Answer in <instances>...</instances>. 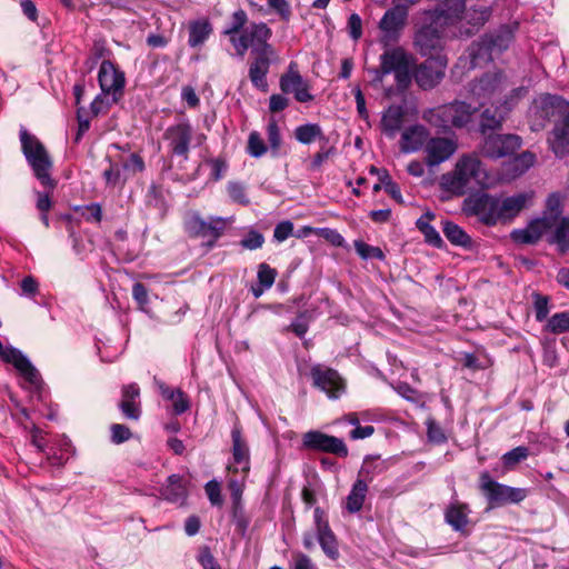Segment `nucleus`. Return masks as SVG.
<instances>
[{
    "label": "nucleus",
    "instance_id": "nucleus-49",
    "mask_svg": "<svg viewBox=\"0 0 569 569\" xmlns=\"http://www.w3.org/2000/svg\"><path fill=\"white\" fill-rule=\"evenodd\" d=\"M267 137L271 152L277 154L281 147L280 128L274 119H270L267 124Z\"/></svg>",
    "mask_w": 569,
    "mask_h": 569
},
{
    "label": "nucleus",
    "instance_id": "nucleus-2",
    "mask_svg": "<svg viewBox=\"0 0 569 569\" xmlns=\"http://www.w3.org/2000/svg\"><path fill=\"white\" fill-rule=\"evenodd\" d=\"M491 183L492 178L476 154L460 157L453 170L442 174L440 179L441 188L457 197L489 188Z\"/></svg>",
    "mask_w": 569,
    "mask_h": 569
},
{
    "label": "nucleus",
    "instance_id": "nucleus-57",
    "mask_svg": "<svg viewBox=\"0 0 569 569\" xmlns=\"http://www.w3.org/2000/svg\"><path fill=\"white\" fill-rule=\"evenodd\" d=\"M316 234L326 239L336 247H342L345 244L343 237L335 229L330 228H318Z\"/></svg>",
    "mask_w": 569,
    "mask_h": 569
},
{
    "label": "nucleus",
    "instance_id": "nucleus-56",
    "mask_svg": "<svg viewBox=\"0 0 569 569\" xmlns=\"http://www.w3.org/2000/svg\"><path fill=\"white\" fill-rule=\"evenodd\" d=\"M198 561L203 569H221L212 552L210 551V548L207 546L200 548Z\"/></svg>",
    "mask_w": 569,
    "mask_h": 569
},
{
    "label": "nucleus",
    "instance_id": "nucleus-44",
    "mask_svg": "<svg viewBox=\"0 0 569 569\" xmlns=\"http://www.w3.org/2000/svg\"><path fill=\"white\" fill-rule=\"evenodd\" d=\"M553 242L559 247L561 252L569 249V219L562 218L558 223L553 234Z\"/></svg>",
    "mask_w": 569,
    "mask_h": 569
},
{
    "label": "nucleus",
    "instance_id": "nucleus-13",
    "mask_svg": "<svg viewBox=\"0 0 569 569\" xmlns=\"http://www.w3.org/2000/svg\"><path fill=\"white\" fill-rule=\"evenodd\" d=\"M313 386L330 399H338L346 391V382L337 370L322 365H315L310 370Z\"/></svg>",
    "mask_w": 569,
    "mask_h": 569
},
{
    "label": "nucleus",
    "instance_id": "nucleus-52",
    "mask_svg": "<svg viewBox=\"0 0 569 569\" xmlns=\"http://www.w3.org/2000/svg\"><path fill=\"white\" fill-rule=\"evenodd\" d=\"M248 152L253 158H260L267 152V147L259 132L252 131L248 138Z\"/></svg>",
    "mask_w": 569,
    "mask_h": 569
},
{
    "label": "nucleus",
    "instance_id": "nucleus-61",
    "mask_svg": "<svg viewBox=\"0 0 569 569\" xmlns=\"http://www.w3.org/2000/svg\"><path fill=\"white\" fill-rule=\"evenodd\" d=\"M132 296L133 299L138 302L139 308L144 311L149 303L148 290L146 286L141 282H136L132 287Z\"/></svg>",
    "mask_w": 569,
    "mask_h": 569
},
{
    "label": "nucleus",
    "instance_id": "nucleus-19",
    "mask_svg": "<svg viewBox=\"0 0 569 569\" xmlns=\"http://www.w3.org/2000/svg\"><path fill=\"white\" fill-rule=\"evenodd\" d=\"M232 439V462L228 470L232 472L248 473L250 470V451L247 441L242 436V429L239 423H234L231 430Z\"/></svg>",
    "mask_w": 569,
    "mask_h": 569
},
{
    "label": "nucleus",
    "instance_id": "nucleus-15",
    "mask_svg": "<svg viewBox=\"0 0 569 569\" xmlns=\"http://www.w3.org/2000/svg\"><path fill=\"white\" fill-rule=\"evenodd\" d=\"M446 56L431 57L425 60L416 70L415 79L423 89H432L443 79L447 69Z\"/></svg>",
    "mask_w": 569,
    "mask_h": 569
},
{
    "label": "nucleus",
    "instance_id": "nucleus-25",
    "mask_svg": "<svg viewBox=\"0 0 569 569\" xmlns=\"http://www.w3.org/2000/svg\"><path fill=\"white\" fill-rule=\"evenodd\" d=\"M568 102L556 94H542L533 102L535 111L543 120H549L568 108Z\"/></svg>",
    "mask_w": 569,
    "mask_h": 569
},
{
    "label": "nucleus",
    "instance_id": "nucleus-1",
    "mask_svg": "<svg viewBox=\"0 0 569 569\" xmlns=\"http://www.w3.org/2000/svg\"><path fill=\"white\" fill-rule=\"evenodd\" d=\"M465 6V0H443L435 10L422 12L426 24L416 32L413 39L415 48L421 56H441L442 29L461 20Z\"/></svg>",
    "mask_w": 569,
    "mask_h": 569
},
{
    "label": "nucleus",
    "instance_id": "nucleus-35",
    "mask_svg": "<svg viewBox=\"0 0 569 569\" xmlns=\"http://www.w3.org/2000/svg\"><path fill=\"white\" fill-rule=\"evenodd\" d=\"M368 492V485L366 480L357 479L351 487V490L346 499V509L350 513H356L361 510L366 496Z\"/></svg>",
    "mask_w": 569,
    "mask_h": 569
},
{
    "label": "nucleus",
    "instance_id": "nucleus-27",
    "mask_svg": "<svg viewBox=\"0 0 569 569\" xmlns=\"http://www.w3.org/2000/svg\"><path fill=\"white\" fill-rule=\"evenodd\" d=\"M429 138V131L421 124L407 128L401 134L400 149L405 153L420 150Z\"/></svg>",
    "mask_w": 569,
    "mask_h": 569
},
{
    "label": "nucleus",
    "instance_id": "nucleus-7",
    "mask_svg": "<svg viewBox=\"0 0 569 569\" xmlns=\"http://www.w3.org/2000/svg\"><path fill=\"white\" fill-rule=\"evenodd\" d=\"M479 488L491 508L507 503H520L528 497V489L510 487L493 480L489 472L480 475Z\"/></svg>",
    "mask_w": 569,
    "mask_h": 569
},
{
    "label": "nucleus",
    "instance_id": "nucleus-43",
    "mask_svg": "<svg viewBox=\"0 0 569 569\" xmlns=\"http://www.w3.org/2000/svg\"><path fill=\"white\" fill-rule=\"evenodd\" d=\"M87 222L100 223L102 220V207L99 203H90L86 206H77L73 209Z\"/></svg>",
    "mask_w": 569,
    "mask_h": 569
},
{
    "label": "nucleus",
    "instance_id": "nucleus-16",
    "mask_svg": "<svg viewBox=\"0 0 569 569\" xmlns=\"http://www.w3.org/2000/svg\"><path fill=\"white\" fill-rule=\"evenodd\" d=\"M101 92L111 96V102H118L123 92L124 74L110 60H103L98 72Z\"/></svg>",
    "mask_w": 569,
    "mask_h": 569
},
{
    "label": "nucleus",
    "instance_id": "nucleus-51",
    "mask_svg": "<svg viewBox=\"0 0 569 569\" xmlns=\"http://www.w3.org/2000/svg\"><path fill=\"white\" fill-rule=\"evenodd\" d=\"M264 243V237L261 232L250 229L240 240V246L247 250H257Z\"/></svg>",
    "mask_w": 569,
    "mask_h": 569
},
{
    "label": "nucleus",
    "instance_id": "nucleus-31",
    "mask_svg": "<svg viewBox=\"0 0 569 569\" xmlns=\"http://www.w3.org/2000/svg\"><path fill=\"white\" fill-rule=\"evenodd\" d=\"M405 114L402 106H390L381 118L382 132L389 138H395L403 124Z\"/></svg>",
    "mask_w": 569,
    "mask_h": 569
},
{
    "label": "nucleus",
    "instance_id": "nucleus-22",
    "mask_svg": "<svg viewBox=\"0 0 569 569\" xmlns=\"http://www.w3.org/2000/svg\"><path fill=\"white\" fill-rule=\"evenodd\" d=\"M457 150V144L448 138H432L426 144V161L430 167L448 160Z\"/></svg>",
    "mask_w": 569,
    "mask_h": 569
},
{
    "label": "nucleus",
    "instance_id": "nucleus-6",
    "mask_svg": "<svg viewBox=\"0 0 569 569\" xmlns=\"http://www.w3.org/2000/svg\"><path fill=\"white\" fill-rule=\"evenodd\" d=\"M528 93L526 87H516L509 90L500 103L486 108L480 116L479 130L482 134L499 130L508 114L517 107Z\"/></svg>",
    "mask_w": 569,
    "mask_h": 569
},
{
    "label": "nucleus",
    "instance_id": "nucleus-34",
    "mask_svg": "<svg viewBox=\"0 0 569 569\" xmlns=\"http://www.w3.org/2000/svg\"><path fill=\"white\" fill-rule=\"evenodd\" d=\"M535 161L536 156L532 152L525 151L506 163L505 172L508 178L515 179L531 168Z\"/></svg>",
    "mask_w": 569,
    "mask_h": 569
},
{
    "label": "nucleus",
    "instance_id": "nucleus-37",
    "mask_svg": "<svg viewBox=\"0 0 569 569\" xmlns=\"http://www.w3.org/2000/svg\"><path fill=\"white\" fill-rule=\"evenodd\" d=\"M386 470L387 465L385 461L380 460L378 457H367L358 472V479L366 480V483L369 485L377 476L383 473Z\"/></svg>",
    "mask_w": 569,
    "mask_h": 569
},
{
    "label": "nucleus",
    "instance_id": "nucleus-41",
    "mask_svg": "<svg viewBox=\"0 0 569 569\" xmlns=\"http://www.w3.org/2000/svg\"><path fill=\"white\" fill-rule=\"evenodd\" d=\"M247 22V12L243 9H238L231 14L230 23L222 31V34L229 37V40L232 43V38H238L242 30L246 29Z\"/></svg>",
    "mask_w": 569,
    "mask_h": 569
},
{
    "label": "nucleus",
    "instance_id": "nucleus-9",
    "mask_svg": "<svg viewBox=\"0 0 569 569\" xmlns=\"http://www.w3.org/2000/svg\"><path fill=\"white\" fill-rule=\"evenodd\" d=\"M272 37V30L266 22H251L238 38H232V46L240 57H243L249 48L253 53L272 51L269 40Z\"/></svg>",
    "mask_w": 569,
    "mask_h": 569
},
{
    "label": "nucleus",
    "instance_id": "nucleus-20",
    "mask_svg": "<svg viewBox=\"0 0 569 569\" xmlns=\"http://www.w3.org/2000/svg\"><path fill=\"white\" fill-rule=\"evenodd\" d=\"M405 64H410V59L402 48L396 47L386 50L380 56L379 68L371 70L373 73L372 81L376 83H382L383 78L387 74L393 73Z\"/></svg>",
    "mask_w": 569,
    "mask_h": 569
},
{
    "label": "nucleus",
    "instance_id": "nucleus-50",
    "mask_svg": "<svg viewBox=\"0 0 569 569\" xmlns=\"http://www.w3.org/2000/svg\"><path fill=\"white\" fill-rule=\"evenodd\" d=\"M551 226V220L548 217H543L531 221L525 229L537 242Z\"/></svg>",
    "mask_w": 569,
    "mask_h": 569
},
{
    "label": "nucleus",
    "instance_id": "nucleus-42",
    "mask_svg": "<svg viewBox=\"0 0 569 569\" xmlns=\"http://www.w3.org/2000/svg\"><path fill=\"white\" fill-rule=\"evenodd\" d=\"M546 328L555 335L569 332V312L562 311L552 315L548 319Z\"/></svg>",
    "mask_w": 569,
    "mask_h": 569
},
{
    "label": "nucleus",
    "instance_id": "nucleus-36",
    "mask_svg": "<svg viewBox=\"0 0 569 569\" xmlns=\"http://www.w3.org/2000/svg\"><path fill=\"white\" fill-rule=\"evenodd\" d=\"M162 495L164 499L170 502H183L187 496V489L182 478L179 475H171L167 480Z\"/></svg>",
    "mask_w": 569,
    "mask_h": 569
},
{
    "label": "nucleus",
    "instance_id": "nucleus-5",
    "mask_svg": "<svg viewBox=\"0 0 569 569\" xmlns=\"http://www.w3.org/2000/svg\"><path fill=\"white\" fill-rule=\"evenodd\" d=\"M510 86L508 77L501 71L487 72L469 84L470 96L483 106L496 104L503 101Z\"/></svg>",
    "mask_w": 569,
    "mask_h": 569
},
{
    "label": "nucleus",
    "instance_id": "nucleus-48",
    "mask_svg": "<svg viewBox=\"0 0 569 569\" xmlns=\"http://www.w3.org/2000/svg\"><path fill=\"white\" fill-rule=\"evenodd\" d=\"M277 276V270L271 268L268 263L262 262L258 266L257 279L264 288L270 289L273 286Z\"/></svg>",
    "mask_w": 569,
    "mask_h": 569
},
{
    "label": "nucleus",
    "instance_id": "nucleus-53",
    "mask_svg": "<svg viewBox=\"0 0 569 569\" xmlns=\"http://www.w3.org/2000/svg\"><path fill=\"white\" fill-rule=\"evenodd\" d=\"M111 442L114 445L123 443L131 439L132 432L129 427L121 423L110 426Z\"/></svg>",
    "mask_w": 569,
    "mask_h": 569
},
{
    "label": "nucleus",
    "instance_id": "nucleus-26",
    "mask_svg": "<svg viewBox=\"0 0 569 569\" xmlns=\"http://www.w3.org/2000/svg\"><path fill=\"white\" fill-rule=\"evenodd\" d=\"M469 506L455 499L445 510V520L455 531L463 532L469 525Z\"/></svg>",
    "mask_w": 569,
    "mask_h": 569
},
{
    "label": "nucleus",
    "instance_id": "nucleus-38",
    "mask_svg": "<svg viewBox=\"0 0 569 569\" xmlns=\"http://www.w3.org/2000/svg\"><path fill=\"white\" fill-rule=\"evenodd\" d=\"M442 231L446 238L455 246L463 248H470L472 246V240L465 230L451 221L443 222Z\"/></svg>",
    "mask_w": 569,
    "mask_h": 569
},
{
    "label": "nucleus",
    "instance_id": "nucleus-63",
    "mask_svg": "<svg viewBox=\"0 0 569 569\" xmlns=\"http://www.w3.org/2000/svg\"><path fill=\"white\" fill-rule=\"evenodd\" d=\"M114 102H111V96L101 94L97 96L96 99L91 102V111L94 116H98L101 112H104L109 107H111Z\"/></svg>",
    "mask_w": 569,
    "mask_h": 569
},
{
    "label": "nucleus",
    "instance_id": "nucleus-30",
    "mask_svg": "<svg viewBox=\"0 0 569 569\" xmlns=\"http://www.w3.org/2000/svg\"><path fill=\"white\" fill-rule=\"evenodd\" d=\"M550 144L552 151L558 157H563L569 151V111L562 118L560 122H558L553 130L552 137L550 138Z\"/></svg>",
    "mask_w": 569,
    "mask_h": 569
},
{
    "label": "nucleus",
    "instance_id": "nucleus-32",
    "mask_svg": "<svg viewBox=\"0 0 569 569\" xmlns=\"http://www.w3.org/2000/svg\"><path fill=\"white\" fill-rule=\"evenodd\" d=\"M435 218L436 214L428 210L416 221V227L423 234L425 241L428 244L435 248H441L443 246V240L439 232L430 224Z\"/></svg>",
    "mask_w": 569,
    "mask_h": 569
},
{
    "label": "nucleus",
    "instance_id": "nucleus-17",
    "mask_svg": "<svg viewBox=\"0 0 569 569\" xmlns=\"http://www.w3.org/2000/svg\"><path fill=\"white\" fill-rule=\"evenodd\" d=\"M521 147V139L516 134H489L485 138L481 152L490 159H500L512 154Z\"/></svg>",
    "mask_w": 569,
    "mask_h": 569
},
{
    "label": "nucleus",
    "instance_id": "nucleus-11",
    "mask_svg": "<svg viewBox=\"0 0 569 569\" xmlns=\"http://www.w3.org/2000/svg\"><path fill=\"white\" fill-rule=\"evenodd\" d=\"M408 18L407 6L396 4L388 9L379 21L380 43L389 47L399 41Z\"/></svg>",
    "mask_w": 569,
    "mask_h": 569
},
{
    "label": "nucleus",
    "instance_id": "nucleus-46",
    "mask_svg": "<svg viewBox=\"0 0 569 569\" xmlns=\"http://www.w3.org/2000/svg\"><path fill=\"white\" fill-rule=\"evenodd\" d=\"M353 246H355L357 253L365 260L371 259V258H375L378 260L385 259V253L382 252V250L379 247H372L361 240H356L353 242Z\"/></svg>",
    "mask_w": 569,
    "mask_h": 569
},
{
    "label": "nucleus",
    "instance_id": "nucleus-4",
    "mask_svg": "<svg viewBox=\"0 0 569 569\" xmlns=\"http://www.w3.org/2000/svg\"><path fill=\"white\" fill-rule=\"evenodd\" d=\"M477 108L465 101H453L423 112L422 119L431 126L447 131L451 128H465L471 123Z\"/></svg>",
    "mask_w": 569,
    "mask_h": 569
},
{
    "label": "nucleus",
    "instance_id": "nucleus-55",
    "mask_svg": "<svg viewBox=\"0 0 569 569\" xmlns=\"http://www.w3.org/2000/svg\"><path fill=\"white\" fill-rule=\"evenodd\" d=\"M229 197L237 203L247 206L249 204V199L246 193V187L240 182H229L228 187Z\"/></svg>",
    "mask_w": 569,
    "mask_h": 569
},
{
    "label": "nucleus",
    "instance_id": "nucleus-58",
    "mask_svg": "<svg viewBox=\"0 0 569 569\" xmlns=\"http://www.w3.org/2000/svg\"><path fill=\"white\" fill-rule=\"evenodd\" d=\"M348 32L352 40L358 41L362 36V20L358 13H351L348 19Z\"/></svg>",
    "mask_w": 569,
    "mask_h": 569
},
{
    "label": "nucleus",
    "instance_id": "nucleus-14",
    "mask_svg": "<svg viewBox=\"0 0 569 569\" xmlns=\"http://www.w3.org/2000/svg\"><path fill=\"white\" fill-rule=\"evenodd\" d=\"M302 445L307 449L331 453L339 458H346L349 453L343 439L318 430L306 432L302 437Z\"/></svg>",
    "mask_w": 569,
    "mask_h": 569
},
{
    "label": "nucleus",
    "instance_id": "nucleus-12",
    "mask_svg": "<svg viewBox=\"0 0 569 569\" xmlns=\"http://www.w3.org/2000/svg\"><path fill=\"white\" fill-rule=\"evenodd\" d=\"M463 211L487 226H495L499 221V199L488 193L472 194L463 201Z\"/></svg>",
    "mask_w": 569,
    "mask_h": 569
},
{
    "label": "nucleus",
    "instance_id": "nucleus-21",
    "mask_svg": "<svg viewBox=\"0 0 569 569\" xmlns=\"http://www.w3.org/2000/svg\"><path fill=\"white\" fill-rule=\"evenodd\" d=\"M280 89L283 93H293L295 99L299 102H309L313 96L309 92V88L300 76L290 64L289 70L280 78Z\"/></svg>",
    "mask_w": 569,
    "mask_h": 569
},
{
    "label": "nucleus",
    "instance_id": "nucleus-8",
    "mask_svg": "<svg viewBox=\"0 0 569 569\" xmlns=\"http://www.w3.org/2000/svg\"><path fill=\"white\" fill-rule=\"evenodd\" d=\"M163 139L172 157H180L183 160H188L192 141L196 140L197 144H201L206 137L203 134L194 136L193 128L189 120L182 119L166 129Z\"/></svg>",
    "mask_w": 569,
    "mask_h": 569
},
{
    "label": "nucleus",
    "instance_id": "nucleus-47",
    "mask_svg": "<svg viewBox=\"0 0 569 569\" xmlns=\"http://www.w3.org/2000/svg\"><path fill=\"white\" fill-rule=\"evenodd\" d=\"M536 320L541 322L547 319L549 313V297L539 292H532Z\"/></svg>",
    "mask_w": 569,
    "mask_h": 569
},
{
    "label": "nucleus",
    "instance_id": "nucleus-28",
    "mask_svg": "<svg viewBox=\"0 0 569 569\" xmlns=\"http://www.w3.org/2000/svg\"><path fill=\"white\" fill-rule=\"evenodd\" d=\"M531 198L532 193L522 192L502 200L499 199V221L513 219L528 204Z\"/></svg>",
    "mask_w": 569,
    "mask_h": 569
},
{
    "label": "nucleus",
    "instance_id": "nucleus-60",
    "mask_svg": "<svg viewBox=\"0 0 569 569\" xmlns=\"http://www.w3.org/2000/svg\"><path fill=\"white\" fill-rule=\"evenodd\" d=\"M293 232V223L289 220L279 222L273 230V238L278 242L287 240Z\"/></svg>",
    "mask_w": 569,
    "mask_h": 569
},
{
    "label": "nucleus",
    "instance_id": "nucleus-40",
    "mask_svg": "<svg viewBox=\"0 0 569 569\" xmlns=\"http://www.w3.org/2000/svg\"><path fill=\"white\" fill-rule=\"evenodd\" d=\"M295 138L302 144H310L317 139H323V131L318 123H306L295 129Z\"/></svg>",
    "mask_w": 569,
    "mask_h": 569
},
{
    "label": "nucleus",
    "instance_id": "nucleus-62",
    "mask_svg": "<svg viewBox=\"0 0 569 569\" xmlns=\"http://www.w3.org/2000/svg\"><path fill=\"white\" fill-rule=\"evenodd\" d=\"M409 66L410 64H405L393 72L397 87L399 90L407 89L411 82V73L409 70Z\"/></svg>",
    "mask_w": 569,
    "mask_h": 569
},
{
    "label": "nucleus",
    "instance_id": "nucleus-24",
    "mask_svg": "<svg viewBox=\"0 0 569 569\" xmlns=\"http://www.w3.org/2000/svg\"><path fill=\"white\" fill-rule=\"evenodd\" d=\"M273 50L256 53V58L251 61L249 66L250 81L257 89L262 91H267L268 89L267 74L270 68L269 56H271Z\"/></svg>",
    "mask_w": 569,
    "mask_h": 569
},
{
    "label": "nucleus",
    "instance_id": "nucleus-45",
    "mask_svg": "<svg viewBox=\"0 0 569 569\" xmlns=\"http://www.w3.org/2000/svg\"><path fill=\"white\" fill-rule=\"evenodd\" d=\"M529 456V449L525 446H519L506 452L502 456L503 466L508 469L513 468L519 462L526 460Z\"/></svg>",
    "mask_w": 569,
    "mask_h": 569
},
{
    "label": "nucleus",
    "instance_id": "nucleus-18",
    "mask_svg": "<svg viewBox=\"0 0 569 569\" xmlns=\"http://www.w3.org/2000/svg\"><path fill=\"white\" fill-rule=\"evenodd\" d=\"M317 540L325 555L336 560L339 557V548L336 535L331 530L325 511L317 507L313 512Z\"/></svg>",
    "mask_w": 569,
    "mask_h": 569
},
{
    "label": "nucleus",
    "instance_id": "nucleus-59",
    "mask_svg": "<svg viewBox=\"0 0 569 569\" xmlns=\"http://www.w3.org/2000/svg\"><path fill=\"white\" fill-rule=\"evenodd\" d=\"M204 489L211 505L220 506L222 503L220 483L217 480L208 481Z\"/></svg>",
    "mask_w": 569,
    "mask_h": 569
},
{
    "label": "nucleus",
    "instance_id": "nucleus-39",
    "mask_svg": "<svg viewBox=\"0 0 569 569\" xmlns=\"http://www.w3.org/2000/svg\"><path fill=\"white\" fill-rule=\"evenodd\" d=\"M491 16V10L489 7L481 8H471L468 10L463 19H466L467 23L471 27L466 29V34L470 36L475 30L483 26Z\"/></svg>",
    "mask_w": 569,
    "mask_h": 569
},
{
    "label": "nucleus",
    "instance_id": "nucleus-10",
    "mask_svg": "<svg viewBox=\"0 0 569 569\" xmlns=\"http://www.w3.org/2000/svg\"><path fill=\"white\" fill-rule=\"evenodd\" d=\"M227 228V219L209 217L203 219L199 213H191L184 220V230L192 238H210L209 246L223 234Z\"/></svg>",
    "mask_w": 569,
    "mask_h": 569
},
{
    "label": "nucleus",
    "instance_id": "nucleus-54",
    "mask_svg": "<svg viewBox=\"0 0 569 569\" xmlns=\"http://www.w3.org/2000/svg\"><path fill=\"white\" fill-rule=\"evenodd\" d=\"M269 9L274 11L282 21L288 22L291 18V6L288 0H267Z\"/></svg>",
    "mask_w": 569,
    "mask_h": 569
},
{
    "label": "nucleus",
    "instance_id": "nucleus-29",
    "mask_svg": "<svg viewBox=\"0 0 569 569\" xmlns=\"http://www.w3.org/2000/svg\"><path fill=\"white\" fill-rule=\"evenodd\" d=\"M501 36H497L496 38L482 39L479 42H475L469 48V57L471 59V64L477 67L480 64V61H490L492 59L491 52L495 47H502L500 42Z\"/></svg>",
    "mask_w": 569,
    "mask_h": 569
},
{
    "label": "nucleus",
    "instance_id": "nucleus-23",
    "mask_svg": "<svg viewBox=\"0 0 569 569\" xmlns=\"http://www.w3.org/2000/svg\"><path fill=\"white\" fill-rule=\"evenodd\" d=\"M140 389L137 383L122 387V398L119 409L127 419L138 421L141 417V403L139 401Z\"/></svg>",
    "mask_w": 569,
    "mask_h": 569
},
{
    "label": "nucleus",
    "instance_id": "nucleus-33",
    "mask_svg": "<svg viewBox=\"0 0 569 569\" xmlns=\"http://www.w3.org/2000/svg\"><path fill=\"white\" fill-rule=\"evenodd\" d=\"M212 32V24L207 18H201L189 23L188 44L191 48L200 47Z\"/></svg>",
    "mask_w": 569,
    "mask_h": 569
},
{
    "label": "nucleus",
    "instance_id": "nucleus-3",
    "mask_svg": "<svg viewBox=\"0 0 569 569\" xmlns=\"http://www.w3.org/2000/svg\"><path fill=\"white\" fill-rule=\"evenodd\" d=\"M19 138L22 153L31 167L34 177L43 187L54 189L56 181L51 178L52 160L46 147L36 136L29 133L24 127L20 128Z\"/></svg>",
    "mask_w": 569,
    "mask_h": 569
},
{
    "label": "nucleus",
    "instance_id": "nucleus-64",
    "mask_svg": "<svg viewBox=\"0 0 569 569\" xmlns=\"http://www.w3.org/2000/svg\"><path fill=\"white\" fill-rule=\"evenodd\" d=\"M292 569H316V566L309 556L296 551L292 553Z\"/></svg>",
    "mask_w": 569,
    "mask_h": 569
}]
</instances>
